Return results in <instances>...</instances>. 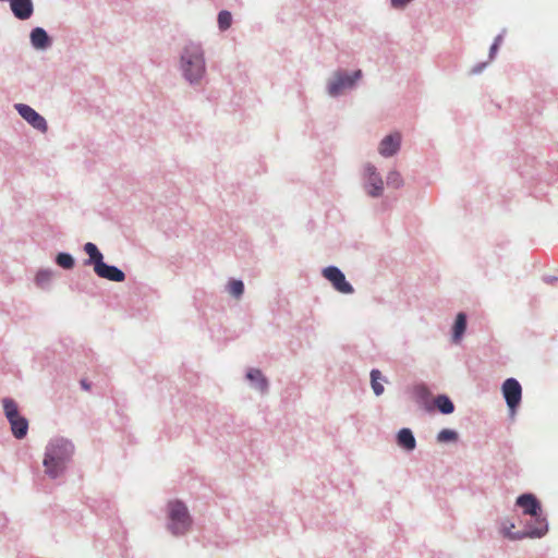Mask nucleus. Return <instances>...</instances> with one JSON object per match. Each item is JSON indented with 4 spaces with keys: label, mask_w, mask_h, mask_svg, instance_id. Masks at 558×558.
Here are the masks:
<instances>
[{
    "label": "nucleus",
    "mask_w": 558,
    "mask_h": 558,
    "mask_svg": "<svg viewBox=\"0 0 558 558\" xmlns=\"http://www.w3.org/2000/svg\"><path fill=\"white\" fill-rule=\"evenodd\" d=\"M73 453V446L65 439L52 440L46 450L44 466L50 477L59 476Z\"/></svg>",
    "instance_id": "nucleus-1"
},
{
    "label": "nucleus",
    "mask_w": 558,
    "mask_h": 558,
    "mask_svg": "<svg viewBox=\"0 0 558 558\" xmlns=\"http://www.w3.org/2000/svg\"><path fill=\"white\" fill-rule=\"evenodd\" d=\"M168 529L173 535L185 534L191 526V518L185 505L179 500L168 504Z\"/></svg>",
    "instance_id": "nucleus-2"
},
{
    "label": "nucleus",
    "mask_w": 558,
    "mask_h": 558,
    "mask_svg": "<svg viewBox=\"0 0 558 558\" xmlns=\"http://www.w3.org/2000/svg\"><path fill=\"white\" fill-rule=\"evenodd\" d=\"M2 404L5 417L11 425L12 434L17 439L24 438L27 435L28 422L20 414L16 402L12 399L4 398Z\"/></svg>",
    "instance_id": "nucleus-3"
},
{
    "label": "nucleus",
    "mask_w": 558,
    "mask_h": 558,
    "mask_svg": "<svg viewBox=\"0 0 558 558\" xmlns=\"http://www.w3.org/2000/svg\"><path fill=\"white\" fill-rule=\"evenodd\" d=\"M15 109L20 113V116L27 121L34 129L45 133L48 129L47 122L38 112H36L32 107L25 104H15Z\"/></svg>",
    "instance_id": "nucleus-4"
},
{
    "label": "nucleus",
    "mask_w": 558,
    "mask_h": 558,
    "mask_svg": "<svg viewBox=\"0 0 558 558\" xmlns=\"http://www.w3.org/2000/svg\"><path fill=\"white\" fill-rule=\"evenodd\" d=\"M324 277L331 282L333 288L344 294L353 292L352 286L345 280L344 275L335 266H329L323 270Z\"/></svg>",
    "instance_id": "nucleus-5"
},
{
    "label": "nucleus",
    "mask_w": 558,
    "mask_h": 558,
    "mask_svg": "<svg viewBox=\"0 0 558 558\" xmlns=\"http://www.w3.org/2000/svg\"><path fill=\"white\" fill-rule=\"evenodd\" d=\"M502 395L507 402V405L514 410L520 401L522 396V388L519 381L514 378H508L502 384Z\"/></svg>",
    "instance_id": "nucleus-6"
},
{
    "label": "nucleus",
    "mask_w": 558,
    "mask_h": 558,
    "mask_svg": "<svg viewBox=\"0 0 558 558\" xmlns=\"http://www.w3.org/2000/svg\"><path fill=\"white\" fill-rule=\"evenodd\" d=\"M512 529H514L513 523H509V524L504 523V525L501 527L502 535L510 539H522L524 537H542L547 532V525L544 522V520L538 521V526L529 532L512 533L511 532Z\"/></svg>",
    "instance_id": "nucleus-7"
},
{
    "label": "nucleus",
    "mask_w": 558,
    "mask_h": 558,
    "mask_svg": "<svg viewBox=\"0 0 558 558\" xmlns=\"http://www.w3.org/2000/svg\"><path fill=\"white\" fill-rule=\"evenodd\" d=\"M182 63L186 70H204L205 61L203 52L197 47L186 48L181 57Z\"/></svg>",
    "instance_id": "nucleus-8"
},
{
    "label": "nucleus",
    "mask_w": 558,
    "mask_h": 558,
    "mask_svg": "<svg viewBox=\"0 0 558 558\" xmlns=\"http://www.w3.org/2000/svg\"><path fill=\"white\" fill-rule=\"evenodd\" d=\"M361 76V72H354L352 77H344L342 75H337L333 81H331L328 85V93L331 96H338L342 94L345 89L351 88L355 81H357Z\"/></svg>",
    "instance_id": "nucleus-9"
},
{
    "label": "nucleus",
    "mask_w": 558,
    "mask_h": 558,
    "mask_svg": "<svg viewBox=\"0 0 558 558\" xmlns=\"http://www.w3.org/2000/svg\"><path fill=\"white\" fill-rule=\"evenodd\" d=\"M98 277L108 279L114 282H121L125 279V275L122 270L114 266L107 265L106 263H97L94 268Z\"/></svg>",
    "instance_id": "nucleus-10"
},
{
    "label": "nucleus",
    "mask_w": 558,
    "mask_h": 558,
    "mask_svg": "<svg viewBox=\"0 0 558 558\" xmlns=\"http://www.w3.org/2000/svg\"><path fill=\"white\" fill-rule=\"evenodd\" d=\"M517 505L523 509L525 514L537 517L541 511V505L532 494H523L518 497Z\"/></svg>",
    "instance_id": "nucleus-11"
},
{
    "label": "nucleus",
    "mask_w": 558,
    "mask_h": 558,
    "mask_svg": "<svg viewBox=\"0 0 558 558\" xmlns=\"http://www.w3.org/2000/svg\"><path fill=\"white\" fill-rule=\"evenodd\" d=\"M401 136L396 133L386 136L379 144V154L384 157H390L396 154L400 147Z\"/></svg>",
    "instance_id": "nucleus-12"
},
{
    "label": "nucleus",
    "mask_w": 558,
    "mask_h": 558,
    "mask_svg": "<svg viewBox=\"0 0 558 558\" xmlns=\"http://www.w3.org/2000/svg\"><path fill=\"white\" fill-rule=\"evenodd\" d=\"M365 171L368 175V183L372 186V190L368 191V194L372 196H379L384 189V182L379 174L376 172V168L374 166L367 165Z\"/></svg>",
    "instance_id": "nucleus-13"
},
{
    "label": "nucleus",
    "mask_w": 558,
    "mask_h": 558,
    "mask_svg": "<svg viewBox=\"0 0 558 558\" xmlns=\"http://www.w3.org/2000/svg\"><path fill=\"white\" fill-rule=\"evenodd\" d=\"M398 445L409 451L416 446L415 438L409 428H402L397 436Z\"/></svg>",
    "instance_id": "nucleus-14"
},
{
    "label": "nucleus",
    "mask_w": 558,
    "mask_h": 558,
    "mask_svg": "<svg viewBox=\"0 0 558 558\" xmlns=\"http://www.w3.org/2000/svg\"><path fill=\"white\" fill-rule=\"evenodd\" d=\"M31 41L35 48L44 49L49 45V37L44 28L36 27L31 33Z\"/></svg>",
    "instance_id": "nucleus-15"
},
{
    "label": "nucleus",
    "mask_w": 558,
    "mask_h": 558,
    "mask_svg": "<svg viewBox=\"0 0 558 558\" xmlns=\"http://www.w3.org/2000/svg\"><path fill=\"white\" fill-rule=\"evenodd\" d=\"M246 377L254 384L255 388L258 389L259 391L265 392L267 390V379L264 377L259 369H250Z\"/></svg>",
    "instance_id": "nucleus-16"
},
{
    "label": "nucleus",
    "mask_w": 558,
    "mask_h": 558,
    "mask_svg": "<svg viewBox=\"0 0 558 558\" xmlns=\"http://www.w3.org/2000/svg\"><path fill=\"white\" fill-rule=\"evenodd\" d=\"M466 328V316L464 313H459L457 315L453 330H452V338L454 342L460 341L461 337L463 336Z\"/></svg>",
    "instance_id": "nucleus-17"
},
{
    "label": "nucleus",
    "mask_w": 558,
    "mask_h": 558,
    "mask_svg": "<svg viewBox=\"0 0 558 558\" xmlns=\"http://www.w3.org/2000/svg\"><path fill=\"white\" fill-rule=\"evenodd\" d=\"M84 250H85L86 254L89 256L87 264H93L95 266V265H97V263L104 262L102 254L99 252V250L97 248V246L94 243H92V242L86 243L84 246Z\"/></svg>",
    "instance_id": "nucleus-18"
},
{
    "label": "nucleus",
    "mask_w": 558,
    "mask_h": 558,
    "mask_svg": "<svg viewBox=\"0 0 558 558\" xmlns=\"http://www.w3.org/2000/svg\"><path fill=\"white\" fill-rule=\"evenodd\" d=\"M435 405L444 414H450L454 411L452 401L445 395H440L435 399Z\"/></svg>",
    "instance_id": "nucleus-19"
},
{
    "label": "nucleus",
    "mask_w": 558,
    "mask_h": 558,
    "mask_svg": "<svg viewBox=\"0 0 558 558\" xmlns=\"http://www.w3.org/2000/svg\"><path fill=\"white\" fill-rule=\"evenodd\" d=\"M218 27L220 31H227L232 24V15L229 11L222 10L218 14Z\"/></svg>",
    "instance_id": "nucleus-20"
},
{
    "label": "nucleus",
    "mask_w": 558,
    "mask_h": 558,
    "mask_svg": "<svg viewBox=\"0 0 558 558\" xmlns=\"http://www.w3.org/2000/svg\"><path fill=\"white\" fill-rule=\"evenodd\" d=\"M381 379V373L378 369L371 372L372 388L376 396H380L384 392V386L379 383Z\"/></svg>",
    "instance_id": "nucleus-21"
},
{
    "label": "nucleus",
    "mask_w": 558,
    "mask_h": 558,
    "mask_svg": "<svg viewBox=\"0 0 558 558\" xmlns=\"http://www.w3.org/2000/svg\"><path fill=\"white\" fill-rule=\"evenodd\" d=\"M229 293L239 299L244 292V284L241 280H231L228 284Z\"/></svg>",
    "instance_id": "nucleus-22"
},
{
    "label": "nucleus",
    "mask_w": 558,
    "mask_h": 558,
    "mask_svg": "<svg viewBox=\"0 0 558 558\" xmlns=\"http://www.w3.org/2000/svg\"><path fill=\"white\" fill-rule=\"evenodd\" d=\"M57 264L64 269H71L74 266V259L68 253H59L57 255Z\"/></svg>",
    "instance_id": "nucleus-23"
},
{
    "label": "nucleus",
    "mask_w": 558,
    "mask_h": 558,
    "mask_svg": "<svg viewBox=\"0 0 558 558\" xmlns=\"http://www.w3.org/2000/svg\"><path fill=\"white\" fill-rule=\"evenodd\" d=\"M457 438H458V434L451 429H442L437 436V440L439 442L453 441Z\"/></svg>",
    "instance_id": "nucleus-24"
},
{
    "label": "nucleus",
    "mask_w": 558,
    "mask_h": 558,
    "mask_svg": "<svg viewBox=\"0 0 558 558\" xmlns=\"http://www.w3.org/2000/svg\"><path fill=\"white\" fill-rule=\"evenodd\" d=\"M387 184L392 187H399L402 184L401 174L397 171H391L387 177Z\"/></svg>",
    "instance_id": "nucleus-25"
},
{
    "label": "nucleus",
    "mask_w": 558,
    "mask_h": 558,
    "mask_svg": "<svg viewBox=\"0 0 558 558\" xmlns=\"http://www.w3.org/2000/svg\"><path fill=\"white\" fill-rule=\"evenodd\" d=\"M413 392L418 399H422V400L428 398V396H429V390L425 385H416L413 388Z\"/></svg>",
    "instance_id": "nucleus-26"
},
{
    "label": "nucleus",
    "mask_w": 558,
    "mask_h": 558,
    "mask_svg": "<svg viewBox=\"0 0 558 558\" xmlns=\"http://www.w3.org/2000/svg\"><path fill=\"white\" fill-rule=\"evenodd\" d=\"M502 40H504V34H499V35L495 38L494 44L492 45L490 50H489V57H490V59H493V58H494V56H495V53L497 52V50H498L499 46L501 45Z\"/></svg>",
    "instance_id": "nucleus-27"
},
{
    "label": "nucleus",
    "mask_w": 558,
    "mask_h": 558,
    "mask_svg": "<svg viewBox=\"0 0 558 558\" xmlns=\"http://www.w3.org/2000/svg\"><path fill=\"white\" fill-rule=\"evenodd\" d=\"M202 74L203 72L198 71L185 72V78L191 83L199 82L202 80Z\"/></svg>",
    "instance_id": "nucleus-28"
},
{
    "label": "nucleus",
    "mask_w": 558,
    "mask_h": 558,
    "mask_svg": "<svg viewBox=\"0 0 558 558\" xmlns=\"http://www.w3.org/2000/svg\"><path fill=\"white\" fill-rule=\"evenodd\" d=\"M412 0H391V5L395 9H402V8H404Z\"/></svg>",
    "instance_id": "nucleus-29"
},
{
    "label": "nucleus",
    "mask_w": 558,
    "mask_h": 558,
    "mask_svg": "<svg viewBox=\"0 0 558 558\" xmlns=\"http://www.w3.org/2000/svg\"><path fill=\"white\" fill-rule=\"evenodd\" d=\"M81 385L85 390H89L90 386L86 380H81Z\"/></svg>",
    "instance_id": "nucleus-30"
}]
</instances>
